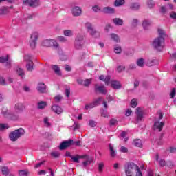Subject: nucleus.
<instances>
[{
  "label": "nucleus",
  "instance_id": "f257e3e1",
  "mask_svg": "<svg viewBox=\"0 0 176 176\" xmlns=\"http://www.w3.org/2000/svg\"><path fill=\"white\" fill-rule=\"evenodd\" d=\"M24 109H25V106H24V104L18 102L14 105L15 111H8V109L3 107L2 109L1 113L3 115L4 118L10 119V120H19V113H23Z\"/></svg>",
  "mask_w": 176,
  "mask_h": 176
},
{
  "label": "nucleus",
  "instance_id": "f03ea898",
  "mask_svg": "<svg viewBox=\"0 0 176 176\" xmlns=\"http://www.w3.org/2000/svg\"><path fill=\"white\" fill-rule=\"evenodd\" d=\"M124 170L126 176H142L141 169L134 162H127L124 165Z\"/></svg>",
  "mask_w": 176,
  "mask_h": 176
},
{
  "label": "nucleus",
  "instance_id": "7ed1b4c3",
  "mask_svg": "<svg viewBox=\"0 0 176 176\" xmlns=\"http://www.w3.org/2000/svg\"><path fill=\"white\" fill-rule=\"evenodd\" d=\"M152 46L157 52H162L164 47V37L158 36L152 42Z\"/></svg>",
  "mask_w": 176,
  "mask_h": 176
},
{
  "label": "nucleus",
  "instance_id": "20e7f679",
  "mask_svg": "<svg viewBox=\"0 0 176 176\" xmlns=\"http://www.w3.org/2000/svg\"><path fill=\"white\" fill-rule=\"evenodd\" d=\"M24 134H25L24 129L23 128H19V129L12 131L9 134V138L11 141L15 142L17 141L19 138H21Z\"/></svg>",
  "mask_w": 176,
  "mask_h": 176
},
{
  "label": "nucleus",
  "instance_id": "39448f33",
  "mask_svg": "<svg viewBox=\"0 0 176 176\" xmlns=\"http://www.w3.org/2000/svg\"><path fill=\"white\" fill-rule=\"evenodd\" d=\"M72 145L80 146V141L74 142L73 140L63 141L62 143H60L59 149L60 151H64L66 148H69V146H72Z\"/></svg>",
  "mask_w": 176,
  "mask_h": 176
},
{
  "label": "nucleus",
  "instance_id": "423d86ee",
  "mask_svg": "<svg viewBox=\"0 0 176 176\" xmlns=\"http://www.w3.org/2000/svg\"><path fill=\"white\" fill-rule=\"evenodd\" d=\"M85 37L83 34H78L75 38L74 40V47L77 50H80L83 47V45H85Z\"/></svg>",
  "mask_w": 176,
  "mask_h": 176
},
{
  "label": "nucleus",
  "instance_id": "0eeeda50",
  "mask_svg": "<svg viewBox=\"0 0 176 176\" xmlns=\"http://www.w3.org/2000/svg\"><path fill=\"white\" fill-rule=\"evenodd\" d=\"M136 118L135 119V123H140L144 120V116H145V111L141 107H138L135 109Z\"/></svg>",
  "mask_w": 176,
  "mask_h": 176
},
{
  "label": "nucleus",
  "instance_id": "6e6552de",
  "mask_svg": "<svg viewBox=\"0 0 176 176\" xmlns=\"http://www.w3.org/2000/svg\"><path fill=\"white\" fill-rule=\"evenodd\" d=\"M42 45L45 46L46 47H49L50 46H52L54 47V49H58L60 45H58V43L56 40L53 39H45L42 42Z\"/></svg>",
  "mask_w": 176,
  "mask_h": 176
},
{
  "label": "nucleus",
  "instance_id": "1a4fd4ad",
  "mask_svg": "<svg viewBox=\"0 0 176 176\" xmlns=\"http://www.w3.org/2000/svg\"><path fill=\"white\" fill-rule=\"evenodd\" d=\"M23 3L30 8H38V6H41V1L39 0H23Z\"/></svg>",
  "mask_w": 176,
  "mask_h": 176
},
{
  "label": "nucleus",
  "instance_id": "9d476101",
  "mask_svg": "<svg viewBox=\"0 0 176 176\" xmlns=\"http://www.w3.org/2000/svg\"><path fill=\"white\" fill-rule=\"evenodd\" d=\"M38 32H35L32 34L30 39V45L31 49H35L36 47V41H38Z\"/></svg>",
  "mask_w": 176,
  "mask_h": 176
},
{
  "label": "nucleus",
  "instance_id": "9b49d317",
  "mask_svg": "<svg viewBox=\"0 0 176 176\" xmlns=\"http://www.w3.org/2000/svg\"><path fill=\"white\" fill-rule=\"evenodd\" d=\"M0 63L1 64H5L4 65L6 68H12V60H9V55L0 57Z\"/></svg>",
  "mask_w": 176,
  "mask_h": 176
},
{
  "label": "nucleus",
  "instance_id": "f8f14e48",
  "mask_svg": "<svg viewBox=\"0 0 176 176\" xmlns=\"http://www.w3.org/2000/svg\"><path fill=\"white\" fill-rule=\"evenodd\" d=\"M65 156L67 157H70V159H72V160H73L74 163H80L79 159H84V157H86V156L85 155H77L76 156L74 157L72 156V155H71V153L69 151L66 152Z\"/></svg>",
  "mask_w": 176,
  "mask_h": 176
},
{
  "label": "nucleus",
  "instance_id": "ddd939ff",
  "mask_svg": "<svg viewBox=\"0 0 176 176\" xmlns=\"http://www.w3.org/2000/svg\"><path fill=\"white\" fill-rule=\"evenodd\" d=\"M72 13L73 16L78 17L82 14V8L79 6H75L72 8Z\"/></svg>",
  "mask_w": 176,
  "mask_h": 176
},
{
  "label": "nucleus",
  "instance_id": "4468645a",
  "mask_svg": "<svg viewBox=\"0 0 176 176\" xmlns=\"http://www.w3.org/2000/svg\"><path fill=\"white\" fill-rule=\"evenodd\" d=\"M163 126H164V122H160V121H156L154 123L153 129L157 130V131H162V130H163Z\"/></svg>",
  "mask_w": 176,
  "mask_h": 176
},
{
  "label": "nucleus",
  "instance_id": "2eb2a0df",
  "mask_svg": "<svg viewBox=\"0 0 176 176\" xmlns=\"http://www.w3.org/2000/svg\"><path fill=\"white\" fill-rule=\"evenodd\" d=\"M111 87L115 90H119V89H122V84H120V82L118 80L111 81Z\"/></svg>",
  "mask_w": 176,
  "mask_h": 176
},
{
  "label": "nucleus",
  "instance_id": "dca6fc26",
  "mask_svg": "<svg viewBox=\"0 0 176 176\" xmlns=\"http://www.w3.org/2000/svg\"><path fill=\"white\" fill-rule=\"evenodd\" d=\"M52 109L55 113H57V115H60L63 113V109H61V107L57 104H54Z\"/></svg>",
  "mask_w": 176,
  "mask_h": 176
},
{
  "label": "nucleus",
  "instance_id": "f3484780",
  "mask_svg": "<svg viewBox=\"0 0 176 176\" xmlns=\"http://www.w3.org/2000/svg\"><path fill=\"white\" fill-rule=\"evenodd\" d=\"M159 61L157 59H148L146 62L147 67H153V65H157Z\"/></svg>",
  "mask_w": 176,
  "mask_h": 176
},
{
  "label": "nucleus",
  "instance_id": "a211bd4d",
  "mask_svg": "<svg viewBox=\"0 0 176 176\" xmlns=\"http://www.w3.org/2000/svg\"><path fill=\"white\" fill-rule=\"evenodd\" d=\"M37 90L39 93H46V85L44 83H39L37 87Z\"/></svg>",
  "mask_w": 176,
  "mask_h": 176
},
{
  "label": "nucleus",
  "instance_id": "6ab92c4d",
  "mask_svg": "<svg viewBox=\"0 0 176 176\" xmlns=\"http://www.w3.org/2000/svg\"><path fill=\"white\" fill-rule=\"evenodd\" d=\"M95 90H98L101 94H107V93H108V91L105 89L104 86L97 87V85H96Z\"/></svg>",
  "mask_w": 176,
  "mask_h": 176
},
{
  "label": "nucleus",
  "instance_id": "aec40b11",
  "mask_svg": "<svg viewBox=\"0 0 176 176\" xmlns=\"http://www.w3.org/2000/svg\"><path fill=\"white\" fill-rule=\"evenodd\" d=\"M136 64L138 67H140V68H144L145 66V59L144 58H139L136 61Z\"/></svg>",
  "mask_w": 176,
  "mask_h": 176
},
{
  "label": "nucleus",
  "instance_id": "412c9836",
  "mask_svg": "<svg viewBox=\"0 0 176 176\" xmlns=\"http://www.w3.org/2000/svg\"><path fill=\"white\" fill-rule=\"evenodd\" d=\"M52 69L55 72V74H56V75H61V70L60 69L58 65H52Z\"/></svg>",
  "mask_w": 176,
  "mask_h": 176
},
{
  "label": "nucleus",
  "instance_id": "4be33fe9",
  "mask_svg": "<svg viewBox=\"0 0 176 176\" xmlns=\"http://www.w3.org/2000/svg\"><path fill=\"white\" fill-rule=\"evenodd\" d=\"M26 68L29 72L34 71V62L32 60L26 63Z\"/></svg>",
  "mask_w": 176,
  "mask_h": 176
},
{
  "label": "nucleus",
  "instance_id": "5701e85b",
  "mask_svg": "<svg viewBox=\"0 0 176 176\" xmlns=\"http://www.w3.org/2000/svg\"><path fill=\"white\" fill-rule=\"evenodd\" d=\"M103 12L104 13H109L110 14H112L115 13V9L111 8V7H105L103 8Z\"/></svg>",
  "mask_w": 176,
  "mask_h": 176
},
{
  "label": "nucleus",
  "instance_id": "b1692460",
  "mask_svg": "<svg viewBox=\"0 0 176 176\" xmlns=\"http://www.w3.org/2000/svg\"><path fill=\"white\" fill-rule=\"evenodd\" d=\"M47 106V103L46 102H39L37 104L38 109H45Z\"/></svg>",
  "mask_w": 176,
  "mask_h": 176
},
{
  "label": "nucleus",
  "instance_id": "393cba45",
  "mask_svg": "<svg viewBox=\"0 0 176 176\" xmlns=\"http://www.w3.org/2000/svg\"><path fill=\"white\" fill-rule=\"evenodd\" d=\"M144 30H149V27H151V21L144 20L142 23Z\"/></svg>",
  "mask_w": 176,
  "mask_h": 176
},
{
  "label": "nucleus",
  "instance_id": "a878e982",
  "mask_svg": "<svg viewBox=\"0 0 176 176\" xmlns=\"http://www.w3.org/2000/svg\"><path fill=\"white\" fill-rule=\"evenodd\" d=\"M113 21L115 25H123V19L115 18Z\"/></svg>",
  "mask_w": 176,
  "mask_h": 176
},
{
  "label": "nucleus",
  "instance_id": "bb28decb",
  "mask_svg": "<svg viewBox=\"0 0 176 176\" xmlns=\"http://www.w3.org/2000/svg\"><path fill=\"white\" fill-rule=\"evenodd\" d=\"M16 74L19 75V76H21V78H24L25 73H24V69L20 67L16 68Z\"/></svg>",
  "mask_w": 176,
  "mask_h": 176
},
{
  "label": "nucleus",
  "instance_id": "cd10ccee",
  "mask_svg": "<svg viewBox=\"0 0 176 176\" xmlns=\"http://www.w3.org/2000/svg\"><path fill=\"white\" fill-rule=\"evenodd\" d=\"M133 144L138 148H141L142 146V141L140 139H136L133 141Z\"/></svg>",
  "mask_w": 176,
  "mask_h": 176
},
{
  "label": "nucleus",
  "instance_id": "c85d7f7f",
  "mask_svg": "<svg viewBox=\"0 0 176 176\" xmlns=\"http://www.w3.org/2000/svg\"><path fill=\"white\" fill-rule=\"evenodd\" d=\"M140 3H133L131 5V9L132 10H140Z\"/></svg>",
  "mask_w": 176,
  "mask_h": 176
},
{
  "label": "nucleus",
  "instance_id": "c756f323",
  "mask_svg": "<svg viewBox=\"0 0 176 176\" xmlns=\"http://www.w3.org/2000/svg\"><path fill=\"white\" fill-rule=\"evenodd\" d=\"M114 53L120 54V53H122V47L119 45H116L114 47Z\"/></svg>",
  "mask_w": 176,
  "mask_h": 176
},
{
  "label": "nucleus",
  "instance_id": "7c9ffc66",
  "mask_svg": "<svg viewBox=\"0 0 176 176\" xmlns=\"http://www.w3.org/2000/svg\"><path fill=\"white\" fill-rule=\"evenodd\" d=\"M85 28H87L88 32H91V31H93V30H94V28H93V25L89 22L85 23Z\"/></svg>",
  "mask_w": 176,
  "mask_h": 176
},
{
  "label": "nucleus",
  "instance_id": "2f4dec72",
  "mask_svg": "<svg viewBox=\"0 0 176 176\" xmlns=\"http://www.w3.org/2000/svg\"><path fill=\"white\" fill-rule=\"evenodd\" d=\"M1 173L3 175H5V176L9 175V168H8L7 166L2 167Z\"/></svg>",
  "mask_w": 176,
  "mask_h": 176
},
{
  "label": "nucleus",
  "instance_id": "473e14b6",
  "mask_svg": "<svg viewBox=\"0 0 176 176\" xmlns=\"http://www.w3.org/2000/svg\"><path fill=\"white\" fill-rule=\"evenodd\" d=\"M89 34L91 36H94V38H98V36H100V32H97L95 29H93V31L89 32Z\"/></svg>",
  "mask_w": 176,
  "mask_h": 176
},
{
  "label": "nucleus",
  "instance_id": "72a5a7b5",
  "mask_svg": "<svg viewBox=\"0 0 176 176\" xmlns=\"http://www.w3.org/2000/svg\"><path fill=\"white\" fill-rule=\"evenodd\" d=\"M43 123L45 127H50L52 124L49 122V118L45 117L43 119Z\"/></svg>",
  "mask_w": 176,
  "mask_h": 176
},
{
  "label": "nucleus",
  "instance_id": "f704fd0d",
  "mask_svg": "<svg viewBox=\"0 0 176 176\" xmlns=\"http://www.w3.org/2000/svg\"><path fill=\"white\" fill-rule=\"evenodd\" d=\"M63 34L65 36H72L74 35V32L71 30H64Z\"/></svg>",
  "mask_w": 176,
  "mask_h": 176
},
{
  "label": "nucleus",
  "instance_id": "c9c22d12",
  "mask_svg": "<svg viewBox=\"0 0 176 176\" xmlns=\"http://www.w3.org/2000/svg\"><path fill=\"white\" fill-rule=\"evenodd\" d=\"M95 107H96V106L94 104V102H92L91 103L86 104L85 109H86L87 111L88 109H92V108H95Z\"/></svg>",
  "mask_w": 176,
  "mask_h": 176
},
{
  "label": "nucleus",
  "instance_id": "e433bc0d",
  "mask_svg": "<svg viewBox=\"0 0 176 176\" xmlns=\"http://www.w3.org/2000/svg\"><path fill=\"white\" fill-rule=\"evenodd\" d=\"M137 105H138V101L137 100V99L135 98L132 99L131 101V107L132 108H135Z\"/></svg>",
  "mask_w": 176,
  "mask_h": 176
},
{
  "label": "nucleus",
  "instance_id": "4c0bfd02",
  "mask_svg": "<svg viewBox=\"0 0 176 176\" xmlns=\"http://www.w3.org/2000/svg\"><path fill=\"white\" fill-rule=\"evenodd\" d=\"M111 37L114 42H119V36H118L116 34H111Z\"/></svg>",
  "mask_w": 176,
  "mask_h": 176
},
{
  "label": "nucleus",
  "instance_id": "58836bf2",
  "mask_svg": "<svg viewBox=\"0 0 176 176\" xmlns=\"http://www.w3.org/2000/svg\"><path fill=\"white\" fill-rule=\"evenodd\" d=\"M51 156L54 157V159H57L60 157V153L58 151H54L51 153Z\"/></svg>",
  "mask_w": 176,
  "mask_h": 176
},
{
  "label": "nucleus",
  "instance_id": "ea45409f",
  "mask_svg": "<svg viewBox=\"0 0 176 176\" xmlns=\"http://www.w3.org/2000/svg\"><path fill=\"white\" fill-rule=\"evenodd\" d=\"M124 0H116L115 1V6H122V5H124Z\"/></svg>",
  "mask_w": 176,
  "mask_h": 176
},
{
  "label": "nucleus",
  "instance_id": "a19ab883",
  "mask_svg": "<svg viewBox=\"0 0 176 176\" xmlns=\"http://www.w3.org/2000/svg\"><path fill=\"white\" fill-rule=\"evenodd\" d=\"M8 13V8L3 7L0 8V15L6 14Z\"/></svg>",
  "mask_w": 176,
  "mask_h": 176
},
{
  "label": "nucleus",
  "instance_id": "79ce46f5",
  "mask_svg": "<svg viewBox=\"0 0 176 176\" xmlns=\"http://www.w3.org/2000/svg\"><path fill=\"white\" fill-rule=\"evenodd\" d=\"M158 34L161 38H164V36H166V32L162 29H158Z\"/></svg>",
  "mask_w": 176,
  "mask_h": 176
},
{
  "label": "nucleus",
  "instance_id": "37998d69",
  "mask_svg": "<svg viewBox=\"0 0 176 176\" xmlns=\"http://www.w3.org/2000/svg\"><path fill=\"white\" fill-rule=\"evenodd\" d=\"M7 129H9V125L8 124H0V130H7Z\"/></svg>",
  "mask_w": 176,
  "mask_h": 176
},
{
  "label": "nucleus",
  "instance_id": "c03bdc74",
  "mask_svg": "<svg viewBox=\"0 0 176 176\" xmlns=\"http://www.w3.org/2000/svg\"><path fill=\"white\" fill-rule=\"evenodd\" d=\"M125 54L126 56H129V57H131L133 54H134V50H128L125 52Z\"/></svg>",
  "mask_w": 176,
  "mask_h": 176
},
{
  "label": "nucleus",
  "instance_id": "a18cd8bd",
  "mask_svg": "<svg viewBox=\"0 0 176 176\" xmlns=\"http://www.w3.org/2000/svg\"><path fill=\"white\" fill-rule=\"evenodd\" d=\"M147 5H148V7L149 8V9H152V8H153V6H155V1H153L152 0H149L147 1Z\"/></svg>",
  "mask_w": 176,
  "mask_h": 176
},
{
  "label": "nucleus",
  "instance_id": "49530a36",
  "mask_svg": "<svg viewBox=\"0 0 176 176\" xmlns=\"http://www.w3.org/2000/svg\"><path fill=\"white\" fill-rule=\"evenodd\" d=\"M101 116L103 118H107L108 116V110L107 109L101 111Z\"/></svg>",
  "mask_w": 176,
  "mask_h": 176
},
{
  "label": "nucleus",
  "instance_id": "de8ad7c7",
  "mask_svg": "<svg viewBox=\"0 0 176 176\" xmlns=\"http://www.w3.org/2000/svg\"><path fill=\"white\" fill-rule=\"evenodd\" d=\"M28 171L27 170H19V175L20 176H27L28 175Z\"/></svg>",
  "mask_w": 176,
  "mask_h": 176
},
{
  "label": "nucleus",
  "instance_id": "09e8293b",
  "mask_svg": "<svg viewBox=\"0 0 176 176\" xmlns=\"http://www.w3.org/2000/svg\"><path fill=\"white\" fill-rule=\"evenodd\" d=\"M102 100V98H101V97L98 98L97 99H96V100L94 101V103L95 104V106H96V107H98V105H100V104Z\"/></svg>",
  "mask_w": 176,
  "mask_h": 176
},
{
  "label": "nucleus",
  "instance_id": "8fccbe9b",
  "mask_svg": "<svg viewBox=\"0 0 176 176\" xmlns=\"http://www.w3.org/2000/svg\"><path fill=\"white\" fill-rule=\"evenodd\" d=\"M102 100V98H101V97L98 98L97 99H96V100L94 101V103L95 104V106H96V107H98V105H100V104Z\"/></svg>",
  "mask_w": 176,
  "mask_h": 176
},
{
  "label": "nucleus",
  "instance_id": "3c124183",
  "mask_svg": "<svg viewBox=\"0 0 176 176\" xmlns=\"http://www.w3.org/2000/svg\"><path fill=\"white\" fill-rule=\"evenodd\" d=\"M0 85L2 86H6L8 85V82H6V80L4 79L3 77L0 76Z\"/></svg>",
  "mask_w": 176,
  "mask_h": 176
},
{
  "label": "nucleus",
  "instance_id": "603ef678",
  "mask_svg": "<svg viewBox=\"0 0 176 176\" xmlns=\"http://www.w3.org/2000/svg\"><path fill=\"white\" fill-rule=\"evenodd\" d=\"M89 126H90V127H96V126H97V122L93 120H90L89 122Z\"/></svg>",
  "mask_w": 176,
  "mask_h": 176
},
{
  "label": "nucleus",
  "instance_id": "864d4df0",
  "mask_svg": "<svg viewBox=\"0 0 176 176\" xmlns=\"http://www.w3.org/2000/svg\"><path fill=\"white\" fill-rule=\"evenodd\" d=\"M124 69H126V67H124V65H119L117 67V71L119 73L122 72V71H124Z\"/></svg>",
  "mask_w": 176,
  "mask_h": 176
},
{
  "label": "nucleus",
  "instance_id": "5fc2aeb1",
  "mask_svg": "<svg viewBox=\"0 0 176 176\" xmlns=\"http://www.w3.org/2000/svg\"><path fill=\"white\" fill-rule=\"evenodd\" d=\"M135 68H137V65L134 63H131L128 66L129 71H133V69H135Z\"/></svg>",
  "mask_w": 176,
  "mask_h": 176
},
{
  "label": "nucleus",
  "instance_id": "6e6d98bb",
  "mask_svg": "<svg viewBox=\"0 0 176 176\" xmlns=\"http://www.w3.org/2000/svg\"><path fill=\"white\" fill-rule=\"evenodd\" d=\"M65 94L66 96V97H69V95L71 94V88L69 87H67L65 89Z\"/></svg>",
  "mask_w": 176,
  "mask_h": 176
},
{
  "label": "nucleus",
  "instance_id": "4d7b16f0",
  "mask_svg": "<svg viewBox=\"0 0 176 176\" xmlns=\"http://www.w3.org/2000/svg\"><path fill=\"white\" fill-rule=\"evenodd\" d=\"M104 162H100L98 164V171L99 173H102V168H104Z\"/></svg>",
  "mask_w": 176,
  "mask_h": 176
},
{
  "label": "nucleus",
  "instance_id": "13d9d810",
  "mask_svg": "<svg viewBox=\"0 0 176 176\" xmlns=\"http://www.w3.org/2000/svg\"><path fill=\"white\" fill-rule=\"evenodd\" d=\"M91 163V160L87 159L85 162H82V164H83V166H84L85 167H86V166L90 165Z\"/></svg>",
  "mask_w": 176,
  "mask_h": 176
},
{
  "label": "nucleus",
  "instance_id": "bf43d9fd",
  "mask_svg": "<svg viewBox=\"0 0 176 176\" xmlns=\"http://www.w3.org/2000/svg\"><path fill=\"white\" fill-rule=\"evenodd\" d=\"M64 68L65 71H67V72H71V71H72V68L68 65H65Z\"/></svg>",
  "mask_w": 176,
  "mask_h": 176
},
{
  "label": "nucleus",
  "instance_id": "052dcab7",
  "mask_svg": "<svg viewBox=\"0 0 176 176\" xmlns=\"http://www.w3.org/2000/svg\"><path fill=\"white\" fill-rule=\"evenodd\" d=\"M115 124H118V120L113 118L110 120V125L115 126Z\"/></svg>",
  "mask_w": 176,
  "mask_h": 176
},
{
  "label": "nucleus",
  "instance_id": "680f3d73",
  "mask_svg": "<svg viewBox=\"0 0 176 176\" xmlns=\"http://www.w3.org/2000/svg\"><path fill=\"white\" fill-rule=\"evenodd\" d=\"M170 98H174V97H175V88L172 89L170 94Z\"/></svg>",
  "mask_w": 176,
  "mask_h": 176
},
{
  "label": "nucleus",
  "instance_id": "e2e57ef3",
  "mask_svg": "<svg viewBox=\"0 0 176 176\" xmlns=\"http://www.w3.org/2000/svg\"><path fill=\"white\" fill-rule=\"evenodd\" d=\"M24 60H25V61H27V63H28L29 61H32V60H31V55H30V54L25 55V56H24Z\"/></svg>",
  "mask_w": 176,
  "mask_h": 176
},
{
  "label": "nucleus",
  "instance_id": "0e129e2a",
  "mask_svg": "<svg viewBox=\"0 0 176 176\" xmlns=\"http://www.w3.org/2000/svg\"><path fill=\"white\" fill-rule=\"evenodd\" d=\"M159 163H160V165L161 166V167H164V166L166 165V161L164 160H163V159H161L159 161Z\"/></svg>",
  "mask_w": 176,
  "mask_h": 176
},
{
  "label": "nucleus",
  "instance_id": "69168bd1",
  "mask_svg": "<svg viewBox=\"0 0 176 176\" xmlns=\"http://www.w3.org/2000/svg\"><path fill=\"white\" fill-rule=\"evenodd\" d=\"M89 85H90V80H89V79L84 80V81L82 82V85L87 87V86H89Z\"/></svg>",
  "mask_w": 176,
  "mask_h": 176
},
{
  "label": "nucleus",
  "instance_id": "338daca9",
  "mask_svg": "<svg viewBox=\"0 0 176 176\" xmlns=\"http://www.w3.org/2000/svg\"><path fill=\"white\" fill-rule=\"evenodd\" d=\"M6 82L7 85H10V83H13V78H12L11 77H8Z\"/></svg>",
  "mask_w": 176,
  "mask_h": 176
},
{
  "label": "nucleus",
  "instance_id": "774afa93",
  "mask_svg": "<svg viewBox=\"0 0 176 176\" xmlns=\"http://www.w3.org/2000/svg\"><path fill=\"white\" fill-rule=\"evenodd\" d=\"M170 16L171 19H173L174 20H176V13L174 12H171L170 13Z\"/></svg>",
  "mask_w": 176,
  "mask_h": 176
}]
</instances>
